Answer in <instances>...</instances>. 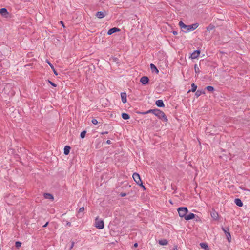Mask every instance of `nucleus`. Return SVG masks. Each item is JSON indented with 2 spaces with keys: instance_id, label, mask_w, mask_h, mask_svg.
<instances>
[{
  "instance_id": "1",
  "label": "nucleus",
  "mask_w": 250,
  "mask_h": 250,
  "mask_svg": "<svg viewBox=\"0 0 250 250\" xmlns=\"http://www.w3.org/2000/svg\"><path fill=\"white\" fill-rule=\"evenodd\" d=\"M94 226L99 229H103L104 227V221L101 219L96 217L94 222Z\"/></svg>"
},
{
  "instance_id": "2",
  "label": "nucleus",
  "mask_w": 250,
  "mask_h": 250,
  "mask_svg": "<svg viewBox=\"0 0 250 250\" xmlns=\"http://www.w3.org/2000/svg\"><path fill=\"white\" fill-rule=\"evenodd\" d=\"M177 211L180 217L185 218L188 212V209L187 207H180L177 209Z\"/></svg>"
},
{
  "instance_id": "3",
  "label": "nucleus",
  "mask_w": 250,
  "mask_h": 250,
  "mask_svg": "<svg viewBox=\"0 0 250 250\" xmlns=\"http://www.w3.org/2000/svg\"><path fill=\"white\" fill-rule=\"evenodd\" d=\"M133 178L134 180L135 181V182L139 185L141 186L142 187H143L144 188H145V187L143 185L142 181L141 180L140 175L139 174L137 173H133L132 175Z\"/></svg>"
},
{
  "instance_id": "4",
  "label": "nucleus",
  "mask_w": 250,
  "mask_h": 250,
  "mask_svg": "<svg viewBox=\"0 0 250 250\" xmlns=\"http://www.w3.org/2000/svg\"><path fill=\"white\" fill-rule=\"evenodd\" d=\"M155 114L156 116H157L159 118L164 120L165 121H167V118L166 115L165 114V113L159 110L156 111Z\"/></svg>"
},
{
  "instance_id": "5",
  "label": "nucleus",
  "mask_w": 250,
  "mask_h": 250,
  "mask_svg": "<svg viewBox=\"0 0 250 250\" xmlns=\"http://www.w3.org/2000/svg\"><path fill=\"white\" fill-rule=\"evenodd\" d=\"M179 25L182 31L184 32H189V30H188L189 27V26L185 24L182 21L179 22Z\"/></svg>"
},
{
  "instance_id": "6",
  "label": "nucleus",
  "mask_w": 250,
  "mask_h": 250,
  "mask_svg": "<svg viewBox=\"0 0 250 250\" xmlns=\"http://www.w3.org/2000/svg\"><path fill=\"white\" fill-rule=\"evenodd\" d=\"M149 79L147 77L143 76L140 79V82L142 84H146L148 83Z\"/></svg>"
},
{
  "instance_id": "7",
  "label": "nucleus",
  "mask_w": 250,
  "mask_h": 250,
  "mask_svg": "<svg viewBox=\"0 0 250 250\" xmlns=\"http://www.w3.org/2000/svg\"><path fill=\"white\" fill-rule=\"evenodd\" d=\"M195 215L194 213H190L189 214L186 215V216L185 217L184 219L188 221V220H189L191 219H193V218H195Z\"/></svg>"
},
{
  "instance_id": "8",
  "label": "nucleus",
  "mask_w": 250,
  "mask_h": 250,
  "mask_svg": "<svg viewBox=\"0 0 250 250\" xmlns=\"http://www.w3.org/2000/svg\"><path fill=\"white\" fill-rule=\"evenodd\" d=\"M0 13L2 16H4L5 17H7L8 15V12L7 9L5 8L0 9Z\"/></svg>"
},
{
  "instance_id": "9",
  "label": "nucleus",
  "mask_w": 250,
  "mask_h": 250,
  "mask_svg": "<svg viewBox=\"0 0 250 250\" xmlns=\"http://www.w3.org/2000/svg\"><path fill=\"white\" fill-rule=\"evenodd\" d=\"M200 53V51L199 50H196L194 51L191 54V58L193 59L197 58L199 54Z\"/></svg>"
},
{
  "instance_id": "10",
  "label": "nucleus",
  "mask_w": 250,
  "mask_h": 250,
  "mask_svg": "<svg viewBox=\"0 0 250 250\" xmlns=\"http://www.w3.org/2000/svg\"><path fill=\"white\" fill-rule=\"evenodd\" d=\"M121 97L122 99V102L125 104L126 103V94L125 92H122L121 93Z\"/></svg>"
},
{
  "instance_id": "11",
  "label": "nucleus",
  "mask_w": 250,
  "mask_h": 250,
  "mask_svg": "<svg viewBox=\"0 0 250 250\" xmlns=\"http://www.w3.org/2000/svg\"><path fill=\"white\" fill-rule=\"evenodd\" d=\"M156 104L157 106L160 107H164L165 105L163 103V101L161 100H158L156 101Z\"/></svg>"
},
{
  "instance_id": "12",
  "label": "nucleus",
  "mask_w": 250,
  "mask_h": 250,
  "mask_svg": "<svg viewBox=\"0 0 250 250\" xmlns=\"http://www.w3.org/2000/svg\"><path fill=\"white\" fill-rule=\"evenodd\" d=\"M150 69L152 72H154L156 74L158 73V72H159V71H158V69L157 68V67L155 66L154 64H153L152 63H151L150 64Z\"/></svg>"
},
{
  "instance_id": "13",
  "label": "nucleus",
  "mask_w": 250,
  "mask_h": 250,
  "mask_svg": "<svg viewBox=\"0 0 250 250\" xmlns=\"http://www.w3.org/2000/svg\"><path fill=\"white\" fill-rule=\"evenodd\" d=\"M188 26L189 27L188 30H189V32H190V31H193L194 30L196 29L198 26V24L197 23H195V24H193L192 25H189Z\"/></svg>"
},
{
  "instance_id": "14",
  "label": "nucleus",
  "mask_w": 250,
  "mask_h": 250,
  "mask_svg": "<svg viewBox=\"0 0 250 250\" xmlns=\"http://www.w3.org/2000/svg\"><path fill=\"white\" fill-rule=\"evenodd\" d=\"M210 215H211V217L214 219V220H217L218 219V213L216 212V211H212L210 213Z\"/></svg>"
},
{
  "instance_id": "15",
  "label": "nucleus",
  "mask_w": 250,
  "mask_h": 250,
  "mask_svg": "<svg viewBox=\"0 0 250 250\" xmlns=\"http://www.w3.org/2000/svg\"><path fill=\"white\" fill-rule=\"evenodd\" d=\"M234 203L239 207H242L243 206V203L240 199H235L234 200Z\"/></svg>"
},
{
  "instance_id": "16",
  "label": "nucleus",
  "mask_w": 250,
  "mask_h": 250,
  "mask_svg": "<svg viewBox=\"0 0 250 250\" xmlns=\"http://www.w3.org/2000/svg\"><path fill=\"white\" fill-rule=\"evenodd\" d=\"M43 196L45 199H49L52 200L54 199L53 196L50 193H44Z\"/></svg>"
},
{
  "instance_id": "17",
  "label": "nucleus",
  "mask_w": 250,
  "mask_h": 250,
  "mask_svg": "<svg viewBox=\"0 0 250 250\" xmlns=\"http://www.w3.org/2000/svg\"><path fill=\"white\" fill-rule=\"evenodd\" d=\"M46 62L49 65L52 70H53L54 74L56 76L58 75L57 72H56L54 66L51 64V63L48 60H46Z\"/></svg>"
},
{
  "instance_id": "18",
  "label": "nucleus",
  "mask_w": 250,
  "mask_h": 250,
  "mask_svg": "<svg viewBox=\"0 0 250 250\" xmlns=\"http://www.w3.org/2000/svg\"><path fill=\"white\" fill-rule=\"evenodd\" d=\"M104 16H105V14L103 12H101V11L100 12H98L96 13V16L98 18H102L104 17Z\"/></svg>"
},
{
  "instance_id": "19",
  "label": "nucleus",
  "mask_w": 250,
  "mask_h": 250,
  "mask_svg": "<svg viewBox=\"0 0 250 250\" xmlns=\"http://www.w3.org/2000/svg\"><path fill=\"white\" fill-rule=\"evenodd\" d=\"M70 147L69 146H65L64 148V153L65 155H68L69 153Z\"/></svg>"
},
{
  "instance_id": "20",
  "label": "nucleus",
  "mask_w": 250,
  "mask_h": 250,
  "mask_svg": "<svg viewBox=\"0 0 250 250\" xmlns=\"http://www.w3.org/2000/svg\"><path fill=\"white\" fill-rule=\"evenodd\" d=\"M200 245L202 248L205 249V250H208V246L207 244L205 243H201Z\"/></svg>"
},
{
  "instance_id": "21",
  "label": "nucleus",
  "mask_w": 250,
  "mask_h": 250,
  "mask_svg": "<svg viewBox=\"0 0 250 250\" xmlns=\"http://www.w3.org/2000/svg\"><path fill=\"white\" fill-rule=\"evenodd\" d=\"M120 31V29L118 28L114 27L112 28H110V35L116 32H118Z\"/></svg>"
},
{
  "instance_id": "22",
  "label": "nucleus",
  "mask_w": 250,
  "mask_h": 250,
  "mask_svg": "<svg viewBox=\"0 0 250 250\" xmlns=\"http://www.w3.org/2000/svg\"><path fill=\"white\" fill-rule=\"evenodd\" d=\"M122 117L124 120H127L129 118V116L128 114L124 113H122Z\"/></svg>"
},
{
  "instance_id": "23",
  "label": "nucleus",
  "mask_w": 250,
  "mask_h": 250,
  "mask_svg": "<svg viewBox=\"0 0 250 250\" xmlns=\"http://www.w3.org/2000/svg\"><path fill=\"white\" fill-rule=\"evenodd\" d=\"M194 69L196 74L198 75L200 73V69L197 64L194 65Z\"/></svg>"
},
{
  "instance_id": "24",
  "label": "nucleus",
  "mask_w": 250,
  "mask_h": 250,
  "mask_svg": "<svg viewBox=\"0 0 250 250\" xmlns=\"http://www.w3.org/2000/svg\"><path fill=\"white\" fill-rule=\"evenodd\" d=\"M159 243L161 245H166L167 244V241L165 239L161 240L159 241Z\"/></svg>"
},
{
  "instance_id": "25",
  "label": "nucleus",
  "mask_w": 250,
  "mask_h": 250,
  "mask_svg": "<svg viewBox=\"0 0 250 250\" xmlns=\"http://www.w3.org/2000/svg\"><path fill=\"white\" fill-rule=\"evenodd\" d=\"M197 86L194 84L192 83L191 85V91L195 92L197 89Z\"/></svg>"
},
{
  "instance_id": "26",
  "label": "nucleus",
  "mask_w": 250,
  "mask_h": 250,
  "mask_svg": "<svg viewBox=\"0 0 250 250\" xmlns=\"http://www.w3.org/2000/svg\"><path fill=\"white\" fill-rule=\"evenodd\" d=\"M226 237H227L228 241L229 242H230V240H231V238L230 233L229 232H227V233L226 234Z\"/></svg>"
},
{
  "instance_id": "27",
  "label": "nucleus",
  "mask_w": 250,
  "mask_h": 250,
  "mask_svg": "<svg viewBox=\"0 0 250 250\" xmlns=\"http://www.w3.org/2000/svg\"><path fill=\"white\" fill-rule=\"evenodd\" d=\"M84 210V208L83 207H82V208H81L79 210V211L78 212V214H77V216H79V215H80V213L81 212H83Z\"/></svg>"
},
{
  "instance_id": "28",
  "label": "nucleus",
  "mask_w": 250,
  "mask_h": 250,
  "mask_svg": "<svg viewBox=\"0 0 250 250\" xmlns=\"http://www.w3.org/2000/svg\"><path fill=\"white\" fill-rule=\"evenodd\" d=\"M206 88L208 91L212 92L214 90V88L211 86H208Z\"/></svg>"
},
{
  "instance_id": "29",
  "label": "nucleus",
  "mask_w": 250,
  "mask_h": 250,
  "mask_svg": "<svg viewBox=\"0 0 250 250\" xmlns=\"http://www.w3.org/2000/svg\"><path fill=\"white\" fill-rule=\"evenodd\" d=\"M21 243L19 241H17L15 243V246L16 248H19L21 246Z\"/></svg>"
},
{
  "instance_id": "30",
  "label": "nucleus",
  "mask_w": 250,
  "mask_h": 250,
  "mask_svg": "<svg viewBox=\"0 0 250 250\" xmlns=\"http://www.w3.org/2000/svg\"><path fill=\"white\" fill-rule=\"evenodd\" d=\"M222 230L225 232V233L226 234L227 233V232H229V229L228 228H223Z\"/></svg>"
},
{
  "instance_id": "31",
  "label": "nucleus",
  "mask_w": 250,
  "mask_h": 250,
  "mask_svg": "<svg viewBox=\"0 0 250 250\" xmlns=\"http://www.w3.org/2000/svg\"><path fill=\"white\" fill-rule=\"evenodd\" d=\"M203 93L202 91L197 90L195 93V95L197 97L200 96Z\"/></svg>"
},
{
  "instance_id": "32",
  "label": "nucleus",
  "mask_w": 250,
  "mask_h": 250,
  "mask_svg": "<svg viewBox=\"0 0 250 250\" xmlns=\"http://www.w3.org/2000/svg\"><path fill=\"white\" fill-rule=\"evenodd\" d=\"M85 134H86V131H83L81 133V135H80L81 137L82 138H84L85 137Z\"/></svg>"
},
{
  "instance_id": "33",
  "label": "nucleus",
  "mask_w": 250,
  "mask_h": 250,
  "mask_svg": "<svg viewBox=\"0 0 250 250\" xmlns=\"http://www.w3.org/2000/svg\"><path fill=\"white\" fill-rule=\"evenodd\" d=\"M91 122L94 125H97L98 123V121L96 119H93Z\"/></svg>"
},
{
  "instance_id": "34",
  "label": "nucleus",
  "mask_w": 250,
  "mask_h": 250,
  "mask_svg": "<svg viewBox=\"0 0 250 250\" xmlns=\"http://www.w3.org/2000/svg\"><path fill=\"white\" fill-rule=\"evenodd\" d=\"M213 26H209L207 28V30L209 31L213 29Z\"/></svg>"
},
{
  "instance_id": "35",
  "label": "nucleus",
  "mask_w": 250,
  "mask_h": 250,
  "mask_svg": "<svg viewBox=\"0 0 250 250\" xmlns=\"http://www.w3.org/2000/svg\"><path fill=\"white\" fill-rule=\"evenodd\" d=\"M48 82H49V83H50L52 86H54V87H56V85L54 83H52V82H51L50 81H48Z\"/></svg>"
},
{
  "instance_id": "36",
  "label": "nucleus",
  "mask_w": 250,
  "mask_h": 250,
  "mask_svg": "<svg viewBox=\"0 0 250 250\" xmlns=\"http://www.w3.org/2000/svg\"><path fill=\"white\" fill-rule=\"evenodd\" d=\"M60 23L62 24V26L64 28L65 27V25L64 24V23L62 21H60Z\"/></svg>"
},
{
  "instance_id": "37",
  "label": "nucleus",
  "mask_w": 250,
  "mask_h": 250,
  "mask_svg": "<svg viewBox=\"0 0 250 250\" xmlns=\"http://www.w3.org/2000/svg\"><path fill=\"white\" fill-rule=\"evenodd\" d=\"M120 195L122 197H124V196H125L126 195V194L125 193H122L120 194Z\"/></svg>"
},
{
  "instance_id": "38",
  "label": "nucleus",
  "mask_w": 250,
  "mask_h": 250,
  "mask_svg": "<svg viewBox=\"0 0 250 250\" xmlns=\"http://www.w3.org/2000/svg\"><path fill=\"white\" fill-rule=\"evenodd\" d=\"M66 225H67V226H71V223H70V222H68L67 223Z\"/></svg>"
},
{
  "instance_id": "39",
  "label": "nucleus",
  "mask_w": 250,
  "mask_h": 250,
  "mask_svg": "<svg viewBox=\"0 0 250 250\" xmlns=\"http://www.w3.org/2000/svg\"><path fill=\"white\" fill-rule=\"evenodd\" d=\"M48 223V222H47L45 225H44L43 226V227H46L47 226Z\"/></svg>"
},
{
  "instance_id": "40",
  "label": "nucleus",
  "mask_w": 250,
  "mask_h": 250,
  "mask_svg": "<svg viewBox=\"0 0 250 250\" xmlns=\"http://www.w3.org/2000/svg\"><path fill=\"white\" fill-rule=\"evenodd\" d=\"M173 33L174 35H177V31H173Z\"/></svg>"
},
{
  "instance_id": "41",
  "label": "nucleus",
  "mask_w": 250,
  "mask_h": 250,
  "mask_svg": "<svg viewBox=\"0 0 250 250\" xmlns=\"http://www.w3.org/2000/svg\"><path fill=\"white\" fill-rule=\"evenodd\" d=\"M151 112V110H148V111H147V112H145V114H146V113H150V112Z\"/></svg>"
},
{
  "instance_id": "42",
  "label": "nucleus",
  "mask_w": 250,
  "mask_h": 250,
  "mask_svg": "<svg viewBox=\"0 0 250 250\" xmlns=\"http://www.w3.org/2000/svg\"><path fill=\"white\" fill-rule=\"evenodd\" d=\"M137 246H138L137 243H135V244H134V246L135 247H136Z\"/></svg>"
},
{
  "instance_id": "43",
  "label": "nucleus",
  "mask_w": 250,
  "mask_h": 250,
  "mask_svg": "<svg viewBox=\"0 0 250 250\" xmlns=\"http://www.w3.org/2000/svg\"><path fill=\"white\" fill-rule=\"evenodd\" d=\"M106 143H107V144H109V143H110V142H109V140H107V141H106Z\"/></svg>"
},
{
  "instance_id": "44",
  "label": "nucleus",
  "mask_w": 250,
  "mask_h": 250,
  "mask_svg": "<svg viewBox=\"0 0 250 250\" xmlns=\"http://www.w3.org/2000/svg\"><path fill=\"white\" fill-rule=\"evenodd\" d=\"M107 34H108V35H109V30H108V32H107Z\"/></svg>"
},
{
  "instance_id": "45",
  "label": "nucleus",
  "mask_w": 250,
  "mask_h": 250,
  "mask_svg": "<svg viewBox=\"0 0 250 250\" xmlns=\"http://www.w3.org/2000/svg\"><path fill=\"white\" fill-rule=\"evenodd\" d=\"M74 245V243H73L72 245V247Z\"/></svg>"
}]
</instances>
